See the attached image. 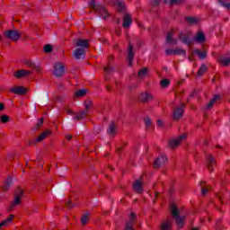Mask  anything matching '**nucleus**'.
<instances>
[{
  "mask_svg": "<svg viewBox=\"0 0 230 230\" xmlns=\"http://www.w3.org/2000/svg\"><path fill=\"white\" fill-rule=\"evenodd\" d=\"M22 190H19L18 192L14 194L13 201L11 203V206L9 207V211H12L13 209V206H19L21 204V197L23 195Z\"/></svg>",
  "mask_w": 230,
  "mask_h": 230,
  "instance_id": "6",
  "label": "nucleus"
},
{
  "mask_svg": "<svg viewBox=\"0 0 230 230\" xmlns=\"http://www.w3.org/2000/svg\"><path fill=\"white\" fill-rule=\"evenodd\" d=\"M0 39H1V36H0Z\"/></svg>",
  "mask_w": 230,
  "mask_h": 230,
  "instance_id": "60",
  "label": "nucleus"
},
{
  "mask_svg": "<svg viewBox=\"0 0 230 230\" xmlns=\"http://www.w3.org/2000/svg\"><path fill=\"white\" fill-rule=\"evenodd\" d=\"M73 137L71 135L66 136V139L69 141Z\"/></svg>",
  "mask_w": 230,
  "mask_h": 230,
  "instance_id": "55",
  "label": "nucleus"
},
{
  "mask_svg": "<svg viewBox=\"0 0 230 230\" xmlns=\"http://www.w3.org/2000/svg\"><path fill=\"white\" fill-rule=\"evenodd\" d=\"M0 111H4V105L0 102Z\"/></svg>",
  "mask_w": 230,
  "mask_h": 230,
  "instance_id": "54",
  "label": "nucleus"
},
{
  "mask_svg": "<svg viewBox=\"0 0 230 230\" xmlns=\"http://www.w3.org/2000/svg\"><path fill=\"white\" fill-rule=\"evenodd\" d=\"M30 75H31V71L19 70L14 74V76H16V78H22V76H28Z\"/></svg>",
  "mask_w": 230,
  "mask_h": 230,
  "instance_id": "25",
  "label": "nucleus"
},
{
  "mask_svg": "<svg viewBox=\"0 0 230 230\" xmlns=\"http://www.w3.org/2000/svg\"><path fill=\"white\" fill-rule=\"evenodd\" d=\"M190 230H199V228L193 227V228H191Z\"/></svg>",
  "mask_w": 230,
  "mask_h": 230,
  "instance_id": "56",
  "label": "nucleus"
},
{
  "mask_svg": "<svg viewBox=\"0 0 230 230\" xmlns=\"http://www.w3.org/2000/svg\"><path fill=\"white\" fill-rule=\"evenodd\" d=\"M164 2L170 4L171 6H174L175 4H182L184 0H164Z\"/></svg>",
  "mask_w": 230,
  "mask_h": 230,
  "instance_id": "29",
  "label": "nucleus"
},
{
  "mask_svg": "<svg viewBox=\"0 0 230 230\" xmlns=\"http://www.w3.org/2000/svg\"><path fill=\"white\" fill-rule=\"evenodd\" d=\"M40 128L38 125H36L34 128H32L33 132H37Z\"/></svg>",
  "mask_w": 230,
  "mask_h": 230,
  "instance_id": "53",
  "label": "nucleus"
},
{
  "mask_svg": "<svg viewBox=\"0 0 230 230\" xmlns=\"http://www.w3.org/2000/svg\"><path fill=\"white\" fill-rule=\"evenodd\" d=\"M161 230H172V222L164 221L162 223Z\"/></svg>",
  "mask_w": 230,
  "mask_h": 230,
  "instance_id": "35",
  "label": "nucleus"
},
{
  "mask_svg": "<svg viewBox=\"0 0 230 230\" xmlns=\"http://www.w3.org/2000/svg\"><path fill=\"white\" fill-rule=\"evenodd\" d=\"M111 4H113V6H117V9L119 10V12L125 11V4L119 0H112Z\"/></svg>",
  "mask_w": 230,
  "mask_h": 230,
  "instance_id": "22",
  "label": "nucleus"
},
{
  "mask_svg": "<svg viewBox=\"0 0 230 230\" xmlns=\"http://www.w3.org/2000/svg\"><path fill=\"white\" fill-rule=\"evenodd\" d=\"M107 89H108V91H111V86L108 85V86H107Z\"/></svg>",
  "mask_w": 230,
  "mask_h": 230,
  "instance_id": "57",
  "label": "nucleus"
},
{
  "mask_svg": "<svg viewBox=\"0 0 230 230\" xmlns=\"http://www.w3.org/2000/svg\"><path fill=\"white\" fill-rule=\"evenodd\" d=\"M186 141V135H181L174 139H172V145H181V143H184Z\"/></svg>",
  "mask_w": 230,
  "mask_h": 230,
  "instance_id": "28",
  "label": "nucleus"
},
{
  "mask_svg": "<svg viewBox=\"0 0 230 230\" xmlns=\"http://www.w3.org/2000/svg\"><path fill=\"white\" fill-rule=\"evenodd\" d=\"M11 93L13 94H26V88L22 86H14L10 89Z\"/></svg>",
  "mask_w": 230,
  "mask_h": 230,
  "instance_id": "20",
  "label": "nucleus"
},
{
  "mask_svg": "<svg viewBox=\"0 0 230 230\" xmlns=\"http://www.w3.org/2000/svg\"><path fill=\"white\" fill-rule=\"evenodd\" d=\"M191 55H197L202 60H204V58H206V57H207L206 51H201L199 49L192 50Z\"/></svg>",
  "mask_w": 230,
  "mask_h": 230,
  "instance_id": "26",
  "label": "nucleus"
},
{
  "mask_svg": "<svg viewBox=\"0 0 230 230\" xmlns=\"http://www.w3.org/2000/svg\"><path fill=\"white\" fill-rule=\"evenodd\" d=\"M107 134L111 137H112L116 136V134H118V128H116V124L114 122H111V124L109 125V127L107 128Z\"/></svg>",
  "mask_w": 230,
  "mask_h": 230,
  "instance_id": "10",
  "label": "nucleus"
},
{
  "mask_svg": "<svg viewBox=\"0 0 230 230\" xmlns=\"http://www.w3.org/2000/svg\"><path fill=\"white\" fill-rule=\"evenodd\" d=\"M208 71L206 65H201V67L198 71V76H202Z\"/></svg>",
  "mask_w": 230,
  "mask_h": 230,
  "instance_id": "36",
  "label": "nucleus"
},
{
  "mask_svg": "<svg viewBox=\"0 0 230 230\" xmlns=\"http://www.w3.org/2000/svg\"><path fill=\"white\" fill-rule=\"evenodd\" d=\"M219 62L222 66H227L230 65V54H226L219 57Z\"/></svg>",
  "mask_w": 230,
  "mask_h": 230,
  "instance_id": "18",
  "label": "nucleus"
},
{
  "mask_svg": "<svg viewBox=\"0 0 230 230\" xmlns=\"http://www.w3.org/2000/svg\"><path fill=\"white\" fill-rule=\"evenodd\" d=\"M25 65L28 66L29 67H32V69H35V71L37 73H40V67L37 66V65H35V63H33L31 61H25Z\"/></svg>",
  "mask_w": 230,
  "mask_h": 230,
  "instance_id": "31",
  "label": "nucleus"
},
{
  "mask_svg": "<svg viewBox=\"0 0 230 230\" xmlns=\"http://www.w3.org/2000/svg\"><path fill=\"white\" fill-rule=\"evenodd\" d=\"M74 46L75 48L73 51L75 59L82 60V58H85V49L89 48V40L83 39L74 40Z\"/></svg>",
  "mask_w": 230,
  "mask_h": 230,
  "instance_id": "1",
  "label": "nucleus"
},
{
  "mask_svg": "<svg viewBox=\"0 0 230 230\" xmlns=\"http://www.w3.org/2000/svg\"><path fill=\"white\" fill-rule=\"evenodd\" d=\"M179 39L181 40L183 44H186L187 46H191L193 44V40H191V32H181L179 34Z\"/></svg>",
  "mask_w": 230,
  "mask_h": 230,
  "instance_id": "5",
  "label": "nucleus"
},
{
  "mask_svg": "<svg viewBox=\"0 0 230 230\" xmlns=\"http://www.w3.org/2000/svg\"><path fill=\"white\" fill-rule=\"evenodd\" d=\"M156 125H157V127H160L161 128H163V127H164L163 120L158 119L157 122H156Z\"/></svg>",
  "mask_w": 230,
  "mask_h": 230,
  "instance_id": "50",
  "label": "nucleus"
},
{
  "mask_svg": "<svg viewBox=\"0 0 230 230\" xmlns=\"http://www.w3.org/2000/svg\"><path fill=\"white\" fill-rule=\"evenodd\" d=\"M165 53L166 55H175V49H167Z\"/></svg>",
  "mask_w": 230,
  "mask_h": 230,
  "instance_id": "45",
  "label": "nucleus"
},
{
  "mask_svg": "<svg viewBox=\"0 0 230 230\" xmlns=\"http://www.w3.org/2000/svg\"><path fill=\"white\" fill-rule=\"evenodd\" d=\"M4 35L6 39L13 40L14 42L17 41L18 39H21V32H19L17 30L5 31Z\"/></svg>",
  "mask_w": 230,
  "mask_h": 230,
  "instance_id": "4",
  "label": "nucleus"
},
{
  "mask_svg": "<svg viewBox=\"0 0 230 230\" xmlns=\"http://www.w3.org/2000/svg\"><path fill=\"white\" fill-rule=\"evenodd\" d=\"M134 222H136V216L134 214H130L128 221L126 222L125 230H135Z\"/></svg>",
  "mask_w": 230,
  "mask_h": 230,
  "instance_id": "12",
  "label": "nucleus"
},
{
  "mask_svg": "<svg viewBox=\"0 0 230 230\" xmlns=\"http://www.w3.org/2000/svg\"><path fill=\"white\" fill-rule=\"evenodd\" d=\"M146 75H148V68H142L141 70L138 71L137 74V78H139V80H141L142 78H145V76H146Z\"/></svg>",
  "mask_w": 230,
  "mask_h": 230,
  "instance_id": "30",
  "label": "nucleus"
},
{
  "mask_svg": "<svg viewBox=\"0 0 230 230\" xmlns=\"http://www.w3.org/2000/svg\"><path fill=\"white\" fill-rule=\"evenodd\" d=\"M186 21L189 24H197V20L196 18L193 17H187Z\"/></svg>",
  "mask_w": 230,
  "mask_h": 230,
  "instance_id": "43",
  "label": "nucleus"
},
{
  "mask_svg": "<svg viewBox=\"0 0 230 230\" xmlns=\"http://www.w3.org/2000/svg\"><path fill=\"white\" fill-rule=\"evenodd\" d=\"M64 73H65L64 64L57 63L54 66V75H55V76L59 78L60 76H64Z\"/></svg>",
  "mask_w": 230,
  "mask_h": 230,
  "instance_id": "7",
  "label": "nucleus"
},
{
  "mask_svg": "<svg viewBox=\"0 0 230 230\" xmlns=\"http://www.w3.org/2000/svg\"><path fill=\"white\" fill-rule=\"evenodd\" d=\"M218 100H220V95H215L214 98L207 104L206 109H213V105H215Z\"/></svg>",
  "mask_w": 230,
  "mask_h": 230,
  "instance_id": "27",
  "label": "nucleus"
},
{
  "mask_svg": "<svg viewBox=\"0 0 230 230\" xmlns=\"http://www.w3.org/2000/svg\"><path fill=\"white\" fill-rule=\"evenodd\" d=\"M13 183V181H12V178L8 177L3 186L4 191H6V190H8L10 188V186H12Z\"/></svg>",
  "mask_w": 230,
  "mask_h": 230,
  "instance_id": "33",
  "label": "nucleus"
},
{
  "mask_svg": "<svg viewBox=\"0 0 230 230\" xmlns=\"http://www.w3.org/2000/svg\"><path fill=\"white\" fill-rule=\"evenodd\" d=\"M134 60V47L129 44L128 48V66H132V61Z\"/></svg>",
  "mask_w": 230,
  "mask_h": 230,
  "instance_id": "17",
  "label": "nucleus"
},
{
  "mask_svg": "<svg viewBox=\"0 0 230 230\" xmlns=\"http://www.w3.org/2000/svg\"><path fill=\"white\" fill-rule=\"evenodd\" d=\"M157 196H158V194L156 193V194H155V197H157Z\"/></svg>",
  "mask_w": 230,
  "mask_h": 230,
  "instance_id": "59",
  "label": "nucleus"
},
{
  "mask_svg": "<svg viewBox=\"0 0 230 230\" xmlns=\"http://www.w3.org/2000/svg\"><path fill=\"white\" fill-rule=\"evenodd\" d=\"M104 73H105V80L106 82L109 80V75H112V73H114V66H112V65L108 64L105 67H104Z\"/></svg>",
  "mask_w": 230,
  "mask_h": 230,
  "instance_id": "21",
  "label": "nucleus"
},
{
  "mask_svg": "<svg viewBox=\"0 0 230 230\" xmlns=\"http://www.w3.org/2000/svg\"><path fill=\"white\" fill-rule=\"evenodd\" d=\"M183 114H184V105H181L174 108L172 118L173 119H179L180 118H182Z\"/></svg>",
  "mask_w": 230,
  "mask_h": 230,
  "instance_id": "8",
  "label": "nucleus"
},
{
  "mask_svg": "<svg viewBox=\"0 0 230 230\" xmlns=\"http://www.w3.org/2000/svg\"><path fill=\"white\" fill-rule=\"evenodd\" d=\"M208 193V189H201V194L206 195Z\"/></svg>",
  "mask_w": 230,
  "mask_h": 230,
  "instance_id": "52",
  "label": "nucleus"
},
{
  "mask_svg": "<svg viewBox=\"0 0 230 230\" xmlns=\"http://www.w3.org/2000/svg\"><path fill=\"white\" fill-rule=\"evenodd\" d=\"M86 116H89V111L87 110H84V111H81L77 113H75L73 117V119L75 120V119H85V117Z\"/></svg>",
  "mask_w": 230,
  "mask_h": 230,
  "instance_id": "14",
  "label": "nucleus"
},
{
  "mask_svg": "<svg viewBox=\"0 0 230 230\" xmlns=\"http://www.w3.org/2000/svg\"><path fill=\"white\" fill-rule=\"evenodd\" d=\"M194 40L202 44V42H206V36H204V32L199 31L197 35L194 37Z\"/></svg>",
  "mask_w": 230,
  "mask_h": 230,
  "instance_id": "24",
  "label": "nucleus"
},
{
  "mask_svg": "<svg viewBox=\"0 0 230 230\" xmlns=\"http://www.w3.org/2000/svg\"><path fill=\"white\" fill-rule=\"evenodd\" d=\"M161 1L162 0H151V4L153 6H159V4H161Z\"/></svg>",
  "mask_w": 230,
  "mask_h": 230,
  "instance_id": "46",
  "label": "nucleus"
},
{
  "mask_svg": "<svg viewBox=\"0 0 230 230\" xmlns=\"http://www.w3.org/2000/svg\"><path fill=\"white\" fill-rule=\"evenodd\" d=\"M88 6L90 8H93V10H95L99 15L105 20L109 19V13L107 12V9H105V6L102 4H96V1L90 0Z\"/></svg>",
  "mask_w": 230,
  "mask_h": 230,
  "instance_id": "2",
  "label": "nucleus"
},
{
  "mask_svg": "<svg viewBox=\"0 0 230 230\" xmlns=\"http://www.w3.org/2000/svg\"><path fill=\"white\" fill-rule=\"evenodd\" d=\"M87 89H81L75 92V98H82L83 96H85L87 94Z\"/></svg>",
  "mask_w": 230,
  "mask_h": 230,
  "instance_id": "32",
  "label": "nucleus"
},
{
  "mask_svg": "<svg viewBox=\"0 0 230 230\" xmlns=\"http://www.w3.org/2000/svg\"><path fill=\"white\" fill-rule=\"evenodd\" d=\"M13 220V215H11L9 217H7V219H5L0 224V229L1 227L6 226L7 224H12Z\"/></svg>",
  "mask_w": 230,
  "mask_h": 230,
  "instance_id": "34",
  "label": "nucleus"
},
{
  "mask_svg": "<svg viewBox=\"0 0 230 230\" xmlns=\"http://www.w3.org/2000/svg\"><path fill=\"white\" fill-rule=\"evenodd\" d=\"M139 100L143 103H148V102H150L151 100H154V96L152 94H150L149 93L145 92L140 94Z\"/></svg>",
  "mask_w": 230,
  "mask_h": 230,
  "instance_id": "11",
  "label": "nucleus"
},
{
  "mask_svg": "<svg viewBox=\"0 0 230 230\" xmlns=\"http://www.w3.org/2000/svg\"><path fill=\"white\" fill-rule=\"evenodd\" d=\"M130 24H132V16L129 13H125L123 17V28H130Z\"/></svg>",
  "mask_w": 230,
  "mask_h": 230,
  "instance_id": "15",
  "label": "nucleus"
},
{
  "mask_svg": "<svg viewBox=\"0 0 230 230\" xmlns=\"http://www.w3.org/2000/svg\"><path fill=\"white\" fill-rule=\"evenodd\" d=\"M44 51L45 53H51V51H53V47H51V45H46L44 47Z\"/></svg>",
  "mask_w": 230,
  "mask_h": 230,
  "instance_id": "44",
  "label": "nucleus"
},
{
  "mask_svg": "<svg viewBox=\"0 0 230 230\" xmlns=\"http://www.w3.org/2000/svg\"><path fill=\"white\" fill-rule=\"evenodd\" d=\"M90 107H93V101L91 100L84 101L85 111H89Z\"/></svg>",
  "mask_w": 230,
  "mask_h": 230,
  "instance_id": "39",
  "label": "nucleus"
},
{
  "mask_svg": "<svg viewBox=\"0 0 230 230\" xmlns=\"http://www.w3.org/2000/svg\"><path fill=\"white\" fill-rule=\"evenodd\" d=\"M65 112H66V114H69L70 116H75V114H76V113H74V111H71L69 108H67V107H65Z\"/></svg>",
  "mask_w": 230,
  "mask_h": 230,
  "instance_id": "47",
  "label": "nucleus"
},
{
  "mask_svg": "<svg viewBox=\"0 0 230 230\" xmlns=\"http://www.w3.org/2000/svg\"><path fill=\"white\" fill-rule=\"evenodd\" d=\"M87 222H89V214H84L83 215L82 218H81V223L83 225L87 224Z\"/></svg>",
  "mask_w": 230,
  "mask_h": 230,
  "instance_id": "40",
  "label": "nucleus"
},
{
  "mask_svg": "<svg viewBox=\"0 0 230 230\" xmlns=\"http://www.w3.org/2000/svg\"><path fill=\"white\" fill-rule=\"evenodd\" d=\"M170 209L171 215L176 220V224H178V227H182L184 226V216H181L179 208L175 204H172Z\"/></svg>",
  "mask_w": 230,
  "mask_h": 230,
  "instance_id": "3",
  "label": "nucleus"
},
{
  "mask_svg": "<svg viewBox=\"0 0 230 230\" xmlns=\"http://www.w3.org/2000/svg\"><path fill=\"white\" fill-rule=\"evenodd\" d=\"M47 136H51V131L46 130L43 133H41L38 137L34 139V143H40L41 141H44Z\"/></svg>",
  "mask_w": 230,
  "mask_h": 230,
  "instance_id": "23",
  "label": "nucleus"
},
{
  "mask_svg": "<svg viewBox=\"0 0 230 230\" xmlns=\"http://www.w3.org/2000/svg\"><path fill=\"white\" fill-rule=\"evenodd\" d=\"M207 166L210 172H213V168L215 167V158L211 155H207Z\"/></svg>",
  "mask_w": 230,
  "mask_h": 230,
  "instance_id": "16",
  "label": "nucleus"
},
{
  "mask_svg": "<svg viewBox=\"0 0 230 230\" xmlns=\"http://www.w3.org/2000/svg\"><path fill=\"white\" fill-rule=\"evenodd\" d=\"M170 85V80L169 79H163L161 81V86L164 88H166Z\"/></svg>",
  "mask_w": 230,
  "mask_h": 230,
  "instance_id": "41",
  "label": "nucleus"
},
{
  "mask_svg": "<svg viewBox=\"0 0 230 230\" xmlns=\"http://www.w3.org/2000/svg\"><path fill=\"white\" fill-rule=\"evenodd\" d=\"M144 121L146 128H150L152 127V119H150V118H145Z\"/></svg>",
  "mask_w": 230,
  "mask_h": 230,
  "instance_id": "38",
  "label": "nucleus"
},
{
  "mask_svg": "<svg viewBox=\"0 0 230 230\" xmlns=\"http://www.w3.org/2000/svg\"><path fill=\"white\" fill-rule=\"evenodd\" d=\"M133 190L136 191V193H143V182L137 180L133 184Z\"/></svg>",
  "mask_w": 230,
  "mask_h": 230,
  "instance_id": "19",
  "label": "nucleus"
},
{
  "mask_svg": "<svg viewBox=\"0 0 230 230\" xmlns=\"http://www.w3.org/2000/svg\"><path fill=\"white\" fill-rule=\"evenodd\" d=\"M168 161V158L164 155H161L155 160L154 168H161Z\"/></svg>",
  "mask_w": 230,
  "mask_h": 230,
  "instance_id": "9",
  "label": "nucleus"
},
{
  "mask_svg": "<svg viewBox=\"0 0 230 230\" xmlns=\"http://www.w3.org/2000/svg\"><path fill=\"white\" fill-rule=\"evenodd\" d=\"M218 1L221 3L222 6H224L225 8H227V10H230V3L226 4V3L222 2L224 0H218Z\"/></svg>",
  "mask_w": 230,
  "mask_h": 230,
  "instance_id": "48",
  "label": "nucleus"
},
{
  "mask_svg": "<svg viewBox=\"0 0 230 230\" xmlns=\"http://www.w3.org/2000/svg\"><path fill=\"white\" fill-rule=\"evenodd\" d=\"M0 121L1 123H8V121H10V118L7 115H2L0 116Z\"/></svg>",
  "mask_w": 230,
  "mask_h": 230,
  "instance_id": "42",
  "label": "nucleus"
},
{
  "mask_svg": "<svg viewBox=\"0 0 230 230\" xmlns=\"http://www.w3.org/2000/svg\"><path fill=\"white\" fill-rule=\"evenodd\" d=\"M173 35H174L173 31H171L170 32H168L167 37H166V42L168 44L175 46V45H177V42H179V40L173 38Z\"/></svg>",
  "mask_w": 230,
  "mask_h": 230,
  "instance_id": "13",
  "label": "nucleus"
},
{
  "mask_svg": "<svg viewBox=\"0 0 230 230\" xmlns=\"http://www.w3.org/2000/svg\"><path fill=\"white\" fill-rule=\"evenodd\" d=\"M171 148H175V146H172V147Z\"/></svg>",
  "mask_w": 230,
  "mask_h": 230,
  "instance_id": "58",
  "label": "nucleus"
},
{
  "mask_svg": "<svg viewBox=\"0 0 230 230\" xmlns=\"http://www.w3.org/2000/svg\"><path fill=\"white\" fill-rule=\"evenodd\" d=\"M66 206L67 207V208H75V204H73L71 201H69V200H67L66 202Z\"/></svg>",
  "mask_w": 230,
  "mask_h": 230,
  "instance_id": "49",
  "label": "nucleus"
},
{
  "mask_svg": "<svg viewBox=\"0 0 230 230\" xmlns=\"http://www.w3.org/2000/svg\"><path fill=\"white\" fill-rule=\"evenodd\" d=\"M42 123H44V121L42 119H40L36 125L40 128L42 127Z\"/></svg>",
  "mask_w": 230,
  "mask_h": 230,
  "instance_id": "51",
  "label": "nucleus"
},
{
  "mask_svg": "<svg viewBox=\"0 0 230 230\" xmlns=\"http://www.w3.org/2000/svg\"><path fill=\"white\" fill-rule=\"evenodd\" d=\"M174 55H183L186 56V50L181 48L174 49Z\"/></svg>",
  "mask_w": 230,
  "mask_h": 230,
  "instance_id": "37",
  "label": "nucleus"
}]
</instances>
